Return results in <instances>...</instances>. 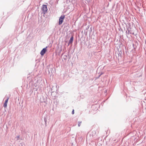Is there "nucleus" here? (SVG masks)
Returning <instances> with one entry per match:
<instances>
[{"instance_id": "obj_1", "label": "nucleus", "mask_w": 146, "mask_h": 146, "mask_svg": "<svg viewBox=\"0 0 146 146\" xmlns=\"http://www.w3.org/2000/svg\"><path fill=\"white\" fill-rule=\"evenodd\" d=\"M65 18L64 15H61L60 17L59 18V25H61L62 22L63 20Z\"/></svg>"}, {"instance_id": "obj_2", "label": "nucleus", "mask_w": 146, "mask_h": 146, "mask_svg": "<svg viewBox=\"0 0 146 146\" xmlns=\"http://www.w3.org/2000/svg\"><path fill=\"white\" fill-rule=\"evenodd\" d=\"M47 10V5H42V11L44 14L45 13Z\"/></svg>"}, {"instance_id": "obj_3", "label": "nucleus", "mask_w": 146, "mask_h": 146, "mask_svg": "<svg viewBox=\"0 0 146 146\" xmlns=\"http://www.w3.org/2000/svg\"><path fill=\"white\" fill-rule=\"evenodd\" d=\"M126 33L128 34H131L133 35L134 34V32L131 30L130 29H127L126 31Z\"/></svg>"}, {"instance_id": "obj_4", "label": "nucleus", "mask_w": 146, "mask_h": 146, "mask_svg": "<svg viewBox=\"0 0 146 146\" xmlns=\"http://www.w3.org/2000/svg\"><path fill=\"white\" fill-rule=\"evenodd\" d=\"M47 47L45 48H44L41 51L40 54L41 55H43L45 53L46 50V48Z\"/></svg>"}, {"instance_id": "obj_5", "label": "nucleus", "mask_w": 146, "mask_h": 146, "mask_svg": "<svg viewBox=\"0 0 146 146\" xmlns=\"http://www.w3.org/2000/svg\"><path fill=\"white\" fill-rule=\"evenodd\" d=\"M9 98H7V99L5 100V103H4V107L5 108H6L7 107V102H8V100H9Z\"/></svg>"}, {"instance_id": "obj_6", "label": "nucleus", "mask_w": 146, "mask_h": 146, "mask_svg": "<svg viewBox=\"0 0 146 146\" xmlns=\"http://www.w3.org/2000/svg\"><path fill=\"white\" fill-rule=\"evenodd\" d=\"M73 38H73V36H72L71 37V38L69 41V44H71L72 43L73 40Z\"/></svg>"}, {"instance_id": "obj_7", "label": "nucleus", "mask_w": 146, "mask_h": 146, "mask_svg": "<svg viewBox=\"0 0 146 146\" xmlns=\"http://www.w3.org/2000/svg\"><path fill=\"white\" fill-rule=\"evenodd\" d=\"M92 133L93 134H92V136H94V135H95L96 134V131H92Z\"/></svg>"}, {"instance_id": "obj_8", "label": "nucleus", "mask_w": 146, "mask_h": 146, "mask_svg": "<svg viewBox=\"0 0 146 146\" xmlns=\"http://www.w3.org/2000/svg\"><path fill=\"white\" fill-rule=\"evenodd\" d=\"M15 139H17V141H18L19 140V136H17L15 137Z\"/></svg>"}, {"instance_id": "obj_9", "label": "nucleus", "mask_w": 146, "mask_h": 146, "mask_svg": "<svg viewBox=\"0 0 146 146\" xmlns=\"http://www.w3.org/2000/svg\"><path fill=\"white\" fill-rule=\"evenodd\" d=\"M81 121H79L78 122V125L79 127H80V125L81 124Z\"/></svg>"}, {"instance_id": "obj_10", "label": "nucleus", "mask_w": 146, "mask_h": 146, "mask_svg": "<svg viewBox=\"0 0 146 146\" xmlns=\"http://www.w3.org/2000/svg\"><path fill=\"white\" fill-rule=\"evenodd\" d=\"M72 114H73L74 113V110H73L72 111Z\"/></svg>"}, {"instance_id": "obj_11", "label": "nucleus", "mask_w": 146, "mask_h": 146, "mask_svg": "<svg viewBox=\"0 0 146 146\" xmlns=\"http://www.w3.org/2000/svg\"><path fill=\"white\" fill-rule=\"evenodd\" d=\"M101 74H100V76H99L98 78H99V77H100V76Z\"/></svg>"}, {"instance_id": "obj_12", "label": "nucleus", "mask_w": 146, "mask_h": 146, "mask_svg": "<svg viewBox=\"0 0 146 146\" xmlns=\"http://www.w3.org/2000/svg\"><path fill=\"white\" fill-rule=\"evenodd\" d=\"M65 56L66 57H67V56H65H65Z\"/></svg>"}]
</instances>
